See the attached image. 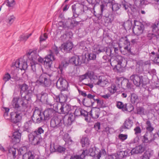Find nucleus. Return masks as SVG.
Here are the masks:
<instances>
[{"label": "nucleus", "instance_id": "f8f14e48", "mask_svg": "<svg viewBox=\"0 0 159 159\" xmlns=\"http://www.w3.org/2000/svg\"><path fill=\"white\" fill-rule=\"evenodd\" d=\"M84 4L80 3H77L72 6V9L75 17H77L79 14L84 11Z\"/></svg>", "mask_w": 159, "mask_h": 159}, {"label": "nucleus", "instance_id": "aec40b11", "mask_svg": "<svg viewBox=\"0 0 159 159\" xmlns=\"http://www.w3.org/2000/svg\"><path fill=\"white\" fill-rule=\"evenodd\" d=\"M73 46L71 42H69L64 43L61 47V50L62 52H68L72 49Z\"/></svg>", "mask_w": 159, "mask_h": 159}, {"label": "nucleus", "instance_id": "49530a36", "mask_svg": "<svg viewBox=\"0 0 159 159\" xmlns=\"http://www.w3.org/2000/svg\"><path fill=\"white\" fill-rule=\"evenodd\" d=\"M15 19L14 15H12L8 16L7 20V22L9 24L11 25L14 22Z\"/></svg>", "mask_w": 159, "mask_h": 159}, {"label": "nucleus", "instance_id": "c85d7f7f", "mask_svg": "<svg viewBox=\"0 0 159 159\" xmlns=\"http://www.w3.org/2000/svg\"><path fill=\"white\" fill-rule=\"evenodd\" d=\"M35 156L30 152L25 153L23 156V159H34Z\"/></svg>", "mask_w": 159, "mask_h": 159}, {"label": "nucleus", "instance_id": "e433bc0d", "mask_svg": "<svg viewBox=\"0 0 159 159\" xmlns=\"http://www.w3.org/2000/svg\"><path fill=\"white\" fill-rule=\"evenodd\" d=\"M16 151H18V149L13 147L10 148L9 149V153L12 156L13 158H15L16 157Z\"/></svg>", "mask_w": 159, "mask_h": 159}, {"label": "nucleus", "instance_id": "79ce46f5", "mask_svg": "<svg viewBox=\"0 0 159 159\" xmlns=\"http://www.w3.org/2000/svg\"><path fill=\"white\" fill-rule=\"evenodd\" d=\"M67 96L66 94H61L60 95V102L61 103L66 102L67 99Z\"/></svg>", "mask_w": 159, "mask_h": 159}, {"label": "nucleus", "instance_id": "20e7f679", "mask_svg": "<svg viewBox=\"0 0 159 159\" xmlns=\"http://www.w3.org/2000/svg\"><path fill=\"white\" fill-rule=\"evenodd\" d=\"M36 77L37 79L36 81L37 84L44 87H49L51 84V80L52 79L53 74H47L43 73L40 76L39 73L37 72L36 74Z\"/></svg>", "mask_w": 159, "mask_h": 159}, {"label": "nucleus", "instance_id": "69168bd1", "mask_svg": "<svg viewBox=\"0 0 159 159\" xmlns=\"http://www.w3.org/2000/svg\"><path fill=\"white\" fill-rule=\"evenodd\" d=\"M119 137L120 139L122 141H124L127 139V135L126 134H120L119 135Z\"/></svg>", "mask_w": 159, "mask_h": 159}, {"label": "nucleus", "instance_id": "39448f33", "mask_svg": "<svg viewBox=\"0 0 159 159\" xmlns=\"http://www.w3.org/2000/svg\"><path fill=\"white\" fill-rule=\"evenodd\" d=\"M28 101L24 98H14L11 102V105L13 107L17 110L24 111L27 107Z\"/></svg>", "mask_w": 159, "mask_h": 159}, {"label": "nucleus", "instance_id": "cd10ccee", "mask_svg": "<svg viewBox=\"0 0 159 159\" xmlns=\"http://www.w3.org/2000/svg\"><path fill=\"white\" fill-rule=\"evenodd\" d=\"M52 105L53 106V110L56 112L60 113L61 108L62 107V104L59 102H56L53 104L52 103Z\"/></svg>", "mask_w": 159, "mask_h": 159}, {"label": "nucleus", "instance_id": "338daca9", "mask_svg": "<svg viewBox=\"0 0 159 159\" xmlns=\"http://www.w3.org/2000/svg\"><path fill=\"white\" fill-rule=\"evenodd\" d=\"M59 28V29H60V28H62L66 29L65 25V22L60 21L58 23Z\"/></svg>", "mask_w": 159, "mask_h": 159}, {"label": "nucleus", "instance_id": "09e8293b", "mask_svg": "<svg viewBox=\"0 0 159 159\" xmlns=\"http://www.w3.org/2000/svg\"><path fill=\"white\" fill-rule=\"evenodd\" d=\"M11 78V75L8 73H6L3 75L2 79L5 82L8 81Z\"/></svg>", "mask_w": 159, "mask_h": 159}, {"label": "nucleus", "instance_id": "b1692460", "mask_svg": "<svg viewBox=\"0 0 159 159\" xmlns=\"http://www.w3.org/2000/svg\"><path fill=\"white\" fill-rule=\"evenodd\" d=\"M70 110V106L67 104H62L61 111H60V114H67Z\"/></svg>", "mask_w": 159, "mask_h": 159}, {"label": "nucleus", "instance_id": "f704fd0d", "mask_svg": "<svg viewBox=\"0 0 159 159\" xmlns=\"http://www.w3.org/2000/svg\"><path fill=\"white\" fill-rule=\"evenodd\" d=\"M81 143L83 147H87L89 144V141L88 138L84 137L82 138Z\"/></svg>", "mask_w": 159, "mask_h": 159}, {"label": "nucleus", "instance_id": "3c124183", "mask_svg": "<svg viewBox=\"0 0 159 159\" xmlns=\"http://www.w3.org/2000/svg\"><path fill=\"white\" fill-rule=\"evenodd\" d=\"M15 4L14 0H7V6L9 7L13 8Z\"/></svg>", "mask_w": 159, "mask_h": 159}, {"label": "nucleus", "instance_id": "bb28decb", "mask_svg": "<svg viewBox=\"0 0 159 159\" xmlns=\"http://www.w3.org/2000/svg\"><path fill=\"white\" fill-rule=\"evenodd\" d=\"M130 151L129 150H126L125 151H120L118 152L116 155L117 158L122 159L125 156L130 155Z\"/></svg>", "mask_w": 159, "mask_h": 159}, {"label": "nucleus", "instance_id": "680f3d73", "mask_svg": "<svg viewBox=\"0 0 159 159\" xmlns=\"http://www.w3.org/2000/svg\"><path fill=\"white\" fill-rule=\"evenodd\" d=\"M48 38V36L46 33H44L43 35H41L40 38V42L45 41Z\"/></svg>", "mask_w": 159, "mask_h": 159}, {"label": "nucleus", "instance_id": "2f4dec72", "mask_svg": "<svg viewBox=\"0 0 159 159\" xmlns=\"http://www.w3.org/2000/svg\"><path fill=\"white\" fill-rule=\"evenodd\" d=\"M83 56H85L86 57V60L89 61V60H94L96 58V55L94 53H89L86 52L84 55Z\"/></svg>", "mask_w": 159, "mask_h": 159}, {"label": "nucleus", "instance_id": "7c9ffc66", "mask_svg": "<svg viewBox=\"0 0 159 159\" xmlns=\"http://www.w3.org/2000/svg\"><path fill=\"white\" fill-rule=\"evenodd\" d=\"M130 101L132 104L137 103L139 101L138 96L135 93H132L130 95Z\"/></svg>", "mask_w": 159, "mask_h": 159}, {"label": "nucleus", "instance_id": "423d86ee", "mask_svg": "<svg viewBox=\"0 0 159 159\" xmlns=\"http://www.w3.org/2000/svg\"><path fill=\"white\" fill-rule=\"evenodd\" d=\"M136 74H133L130 77V79L132 81L134 85L137 86L143 85L146 84L144 82V78L143 76L140 75L142 70H140L139 67L136 69Z\"/></svg>", "mask_w": 159, "mask_h": 159}, {"label": "nucleus", "instance_id": "de8ad7c7", "mask_svg": "<svg viewBox=\"0 0 159 159\" xmlns=\"http://www.w3.org/2000/svg\"><path fill=\"white\" fill-rule=\"evenodd\" d=\"M111 5L112 10L114 11H116L119 10L121 6L120 4L113 3H111Z\"/></svg>", "mask_w": 159, "mask_h": 159}, {"label": "nucleus", "instance_id": "4d7b16f0", "mask_svg": "<svg viewBox=\"0 0 159 159\" xmlns=\"http://www.w3.org/2000/svg\"><path fill=\"white\" fill-rule=\"evenodd\" d=\"M77 24L78 22L70 19V25L69 26V29H72Z\"/></svg>", "mask_w": 159, "mask_h": 159}, {"label": "nucleus", "instance_id": "f3484780", "mask_svg": "<svg viewBox=\"0 0 159 159\" xmlns=\"http://www.w3.org/2000/svg\"><path fill=\"white\" fill-rule=\"evenodd\" d=\"M97 78V75L94 74L93 71H89L86 72L85 74L81 75L80 76V80L82 81L83 80L89 78L91 80L95 79Z\"/></svg>", "mask_w": 159, "mask_h": 159}, {"label": "nucleus", "instance_id": "412c9836", "mask_svg": "<svg viewBox=\"0 0 159 159\" xmlns=\"http://www.w3.org/2000/svg\"><path fill=\"white\" fill-rule=\"evenodd\" d=\"M144 148L140 145L132 149L130 152L131 155L142 153L144 151Z\"/></svg>", "mask_w": 159, "mask_h": 159}, {"label": "nucleus", "instance_id": "c756f323", "mask_svg": "<svg viewBox=\"0 0 159 159\" xmlns=\"http://www.w3.org/2000/svg\"><path fill=\"white\" fill-rule=\"evenodd\" d=\"M86 152V155L88 153V151L86 150H84L81 155H76L74 157H71L70 159H83L85 157V153Z\"/></svg>", "mask_w": 159, "mask_h": 159}, {"label": "nucleus", "instance_id": "13d9d810", "mask_svg": "<svg viewBox=\"0 0 159 159\" xmlns=\"http://www.w3.org/2000/svg\"><path fill=\"white\" fill-rule=\"evenodd\" d=\"M106 155V153L105 150L102 149L101 150L100 152L97 155L98 157H100L102 158L104 157Z\"/></svg>", "mask_w": 159, "mask_h": 159}, {"label": "nucleus", "instance_id": "603ef678", "mask_svg": "<svg viewBox=\"0 0 159 159\" xmlns=\"http://www.w3.org/2000/svg\"><path fill=\"white\" fill-rule=\"evenodd\" d=\"M31 123L32 121H29L28 122H26L25 123L24 127L26 131H28L29 130V129L31 128Z\"/></svg>", "mask_w": 159, "mask_h": 159}, {"label": "nucleus", "instance_id": "f03ea898", "mask_svg": "<svg viewBox=\"0 0 159 159\" xmlns=\"http://www.w3.org/2000/svg\"><path fill=\"white\" fill-rule=\"evenodd\" d=\"M110 63L115 71H117L119 72H122L126 66L125 60L120 56L111 57L110 59Z\"/></svg>", "mask_w": 159, "mask_h": 159}, {"label": "nucleus", "instance_id": "e2e57ef3", "mask_svg": "<svg viewBox=\"0 0 159 159\" xmlns=\"http://www.w3.org/2000/svg\"><path fill=\"white\" fill-rule=\"evenodd\" d=\"M65 150L66 149L65 148L61 146L58 145L57 152L60 153H62L64 152L65 151Z\"/></svg>", "mask_w": 159, "mask_h": 159}, {"label": "nucleus", "instance_id": "4468645a", "mask_svg": "<svg viewBox=\"0 0 159 159\" xmlns=\"http://www.w3.org/2000/svg\"><path fill=\"white\" fill-rule=\"evenodd\" d=\"M50 53L47 55L44 58V63L45 65L47 67L50 68L51 67L52 61H54L55 58L53 56V52L51 50L50 51Z\"/></svg>", "mask_w": 159, "mask_h": 159}, {"label": "nucleus", "instance_id": "774afa93", "mask_svg": "<svg viewBox=\"0 0 159 159\" xmlns=\"http://www.w3.org/2000/svg\"><path fill=\"white\" fill-rule=\"evenodd\" d=\"M121 6V7L124 8L125 10H128L129 8V5L128 4L125 2H122Z\"/></svg>", "mask_w": 159, "mask_h": 159}, {"label": "nucleus", "instance_id": "4be33fe9", "mask_svg": "<svg viewBox=\"0 0 159 159\" xmlns=\"http://www.w3.org/2000/svg\"><path fill=\"white\" fill-rule=\"evenodd\" d=\"M74 114L75 116H83L85 117L87 116L88 115V112L81 108H77L74 112Z\"/></svg>", "mask_w": 159, "mask_h": 159}, {"label": "nucleus", "instance_id": "f257e3e1", "mask_svg": "<svg viewBox=\"0 0 159 159\" xmlns=\"http://www.w3.org/2000/svg\"><path fill=\"white\" fill-rule=\"evenodd\" d=\"M26 54L23 58L17 60L14 65L21 70H26L28 66H30L33 71H35V65L37 64L38 61L42 62L37 52L30 50L26 52Z\"/></svg>", "mask_w": 159, "mask_h": 159}, {"label": "nucleus", "instance_id": "ea45409f", "mask_svg": "<svg viewBox=\"0 0 159 159\" xmlns=\"http://www.w3.org/2000/svg\"><path fill=\"white\" fill-rule=\"evenodd\" d=\"M108 90L111 93L113 94L115 93L117 89V87H116L115 84H112L111 86L108 88Z\"/></svg>", "mask_w": 159, "mask_h": 159}, {"label": "nucleus", "instance_id": "6e6552de", "mask_svg": "<svg viewBox=\"0 0 159 159\" xmlns=\"http://www.w3.org/2000/svg\"><path fill=\"white\" fill-rule=\"evenodd\" d=\"M94 80L93 82L95 84L98 85L100 86L103 87L109 83V80L107 78L104 76H99Z\"/></svg>", "mask_w": 159, "mask_h": 159}, {"label": "nucleus", "instance_id": "6ab92c4d", "mask_svg": "<svg viewBox=\"0 0 159 159\" xmlns=\"http://www.w3.org/2000/svg\"><path fill=\"white\" fill-rule=\"evenodd\" d=\"M21 134L18 131L14 132L12 136V142L14 143L19 142L21 138Z\"/></svg>", "mask_w": 159, "mask_h": 159}, {"label": "nucleus", "instance_id": "72a5a7b5", "mask_svg": "<svg viewBox=\"0 0 159 159\" xmlns=\"http://www.w3.org/2000/svg\"><path fill=\"white\" fill-rule=\"evenodd\" d=\"M68 64L69 63L67 61H66V60L63 61L59 66V68L60 69L61 71H62L63 69L65 68L68 66Z\"/></svg>", "mask_w": 159, "mask_h": 159}, {"label": "nucleus", "instance_id": "bf43d9fd", "mask_svg": "<svg viewBox=\"0 0 159 159\" xmlns=\"http://www.w3.org/2000/svg\"><path fill=\"white\" fill-rule=\"evenodd\" d=\"M125 105V104H123V103L121 102H117L116 105L117 107L119 109H122L123 111V108Z\"/></svg>", "mask_w": 159, "mask_h": 159}, {"label": "nucleus", "instance_id": "58836bf2", "mask_svg": "<svg viewBox=\"0 0 159 159\" xmlns=\"http://www.w3.org/2000/svg\"><path fill=\"white\" fill-rule=\"evenodd\" d=\"M138 140L139 138L138 137H136L130 141L128 143V144L130 146H134L137 144Z\"/></svg>", "mask_w": 159, "mask_h": 159}, {"label": "nucleus", "instance_id": "ddd939ff", "mask_svg": "<svg viewBox=\"0 0 159 159\" xmlns=\"http://www.w3.org/2000/svg\"><path fill=\"white\" fill-rule=\"evenodd\" d=\"M43 113L41 114V111L39 109H35L34 112L32 120L34 122L39 123L42 120H44L43 117Z\"/></svg>", "mask_w": 159, "mask_h": 159}, {"label": "nucleus", "instance_id": "1a4fd4ad", "mask_svg": "<svg viewBox=\"0 0 159 159\" xmlns=\"http://www.w3.org/2000/svg\"><path fill=\"white\" fill-rule=\"evenodd\" d=\"M86 57L85 56H75L72 57L69 60V62L75 66L80 65L84 63L86 61Z\"/></svg>", "mask_w": 159, "mask_h": 159}, {"label": "nucleus", "instance_id": "5701e85b", "mask_svg": "<svg viewBox=\"0 0 159 159\" xmlns=\"http://www.w3.org/2000/svg\"><path fill=\"white\" fill-rule=\"evenodd\" d=\"M106 49L107 50V48L99 45H95L93 47V52L97 54L104 52L105 51Z\"/></svg>", "mask_w": 159, "mask_h": 159}, {"label": "nucleus", "instance_id": "473e14b6", "mask_svg": "<svg viewBox=\"0 0 159 159\" xmlns=\"http://www.w3.org/2000/svg\"><path fill=\"white\" fill-rule=\"evenodd\" d=\"M146 124V129L150 132H152L154 130V128L152 126L151 123L150 121L149 120H147Z\"/></svg>", "mask_w": 159, "mask_h": 159}, {"label": "nucleus", "instance_id": "9b49d317", "mask_svg": "<svg viewBox=\"0 0 159 159\" xmlns=\"http://www.w3.org/2000/svg\"><path fill=\"white\" fill-rule=\"evenodd\" d=\"M38 98L42 102L46 103L50 106H52L53 103L52 97L48 98V94L46 93H42L41 94L37 95Z\"/></svg>", "mask_w": 159, "mask_h": 159}, {"label": "nucleus", "instance_id": "052dcab7", "mask_svg": "<svg viewBox=\"0 0 159 159\" xmlns=\"http://www.w3.org/2000/svg\"><path fill=\"white\" fill-rule=\"evenodd\" d=\"M145 0H135L134 3L136 5L139 6L143 4Z\"/></svg>", "mask_w": 159, "mask_h": 159}, {"label": "nucleus", "instance_id": "dca6fc26", "mask_svg": "<svg viewBox=\"0 0 159 159\" xmlns=\"http://www.w3.org/2000/svg\"><path fill=\"white\" fill-rule=\"evenodd\" d=\"M61 119L58 117H55L52 119L50 122V126L53 128H57L61 126L62 124Z\"/></svg>", "mask_w": 159, "mask_h": 159}, {"label": "nucleus", "instance_id": "7ed1b4c3", "mask_svg": "<svg viewBox=\"0 0 159 159\" xmlns=\"http://www.w3.org/2000/svg\"><path fill=\"white\" fill-rule=\"evenodd\" d=\"M43 132L44 130L41 127L38 128L37 130L29 134L28 137L30 142L34 145L39 144L42 140L41 134Z\"/></svg>", "mask_w": 159, "mask_h": 159}, {"label": "nucleus", "instance_id": "0eeeda50", "mask_svg": "<svg viewBox=\"0 0 159 159\" xmlns=\"http://www.w3.org/2000/svg\"><path fill=\"white\" fill-rule=\"evenodd\" d=\"M23 111L17 110L15 112H12L10 114L11 121L13 123L12 126L15 129H18L19 126L17 124L21 120L22 116V112Z\"/></svg>", "mask_w": 159, "mask_h": 159}, {"label": "nucleus", "instance_id": "c03bdc74", "mask_svg": "<svg viewBox=\"0 0 159 159\" xmlns=\"http://www.w3.org/2000/svg\"><path fill=\"white\" fill-rule=\"evenodd\" d=\"M58 145H55L54 143H51L50 150L51 152H57Z\"/></svg>", "mask_w": 159, "mask_h": 159}, {"label": "nucleus", "instance_id": "a878e982", "mask_svg": "<svg viewBox=\"0 0 159 159\" xmlns=\"http://www.w3.org/2000/svg\"><path fill=\"white\" fill-rule=\"evenodd\" d=\"M100 109L97 108H92L90 115L93 118H97L99 117Z\"/></svg>", "mask_w": 159, "mask_h": 159}, {"label": "nucleus", "instance_id": "4c0bfd02", "mask_svg": "<svg viewBox=\"0 0 159 159\" xmlns=\"http://www.w3.org/2000/svg\"><path fill=\"white\" fill-rule=\"evenodd\" d=\"M134 109L133 106L131 104H129L127 105L126 104H125V105L124 106V107L123 108V111H128L130 112L133 111Z\"/></svg>", "mask_w": 159, "mask_h": 159}, {"label": "nucleus", "instance_id": "864d4df0", "mask_svg": "<svg viewBox=\"0 0 159 159\" xmlns=\"http://www.w3.org/2000/svg\"><path fill=\"white\" fill-rule=\"evenodd\" d=\"M28 85L24 84L20 86L21 93L24 92H27L28 90Z\"/></svg>", "mask_w": 159, "mask_h": 159}, {"label": "nucleus", "instance_id": "5fc2aeb1", "mask_svg": "<svg viewBox=\"0 0 159 159\" xmlns=\"http://www.w3.org/2000/svg\"><path fill=\"white\" fill-rule=\"evenodd\" d=\"M131 23L129 21H127L124 23V27L125 30H129L131 27Z\"/></svg>", "mask_w": 159, "mask_h": 159}, {"label": "nucleus", "instance_id": "6e6d98bb", "mask_svg": "<svg viewBox=\"0 0 159 159\" xmlns=\"http://www.w3.org/2000/svg\"><path fill=\"white\" fill-rule=\"evenodd\" d=\"M137 111L138 114L141 115H145L144 109L143 108L141 107H138L137 108Z\"/></svg>", "mask_w": 159, "mask_h": 159}, {"label": "nucleus", "instance_id": "a18cd8bd", "mask_svg": "<svg viewBox=\"0 0 159 159\" xmlns=\"http://www.w3.org/2000/svg\"><path fill=\"white\" fill-rule=\"evenodd\" d=\"M152 31L154 33L157 32L159 30V21H157L152 26Z\"/></svg>", "mask_w": 159, "mask_h": 159}, {"label": "nucleus", "instance_id": "a19ab883", "mask_svg": "<svg viewBox=\"0 0 159 159\" xmlns=\"http://www.w3.org/2000/svg\"><path fill=\"white\" fill-rule=\"evenodd\" d=\"M32 34H22L21 35L19 38V40L20 41L25 42L27 39L31 36Z\"/></svg>", "mask_w": 159, "mask_h": 159}, {"label": "nucleus", "instance_id": "9d476101", "mask_svg": "<svg viewBox=\"0 0 159 159\" xmlns=\"http://www.w3.org/2000/svg\"><path fill=\"white\" fill-rule=\"evenodd\" d=\"M134 26L133 28V33L137 35H140L144 29L143 25L140 22L136 20L134 21Z\"/></svg>", "mask_w": 159, "mask_h": 159}, {"label": "nucleus", "instance_id": "a211bd4d", "mask_svg": "<svg viewBox=\"0 0 159 159\" xmlns=\"http://www.w3.org/2000/svg\"><path fill=\"white\" fill-rule=\"evenodd\" d=\"M54 114L53 110L51 108H48L44 111L43 115L44 120H48L52 117Z\"/></svg>", "mask_w": 159, "mask_h": 159}, {"label": "nucleus", "instance_id": "2eb2a0df", "mask_svg": "<svg viewBox=\"0 0 159 159\" xmlns=\"http://www.w3.org/2000/svg\"><path fill=\"white\" fill-rule=\"evenodd\" d=\"M68 84L67 82L62 78H60L57 82V87L61 90H64L66 89Z\"/></svg>", "mask_w": 159, "mask_h": 159}, {"label": "nucleus", "instance_id": "393cba45", "mask_svg": "<svg viewBox=\"0 0 159 159\" xmlns=\"http://www.w3.org/2000/svg\"><path fill=\"white\" fill-rule=\"evenodd\" d=\"M133 122L132 121L128 119L126 120L125 121L123 126L121 128L120 131H124V129H129L131 128L133 125Z\"/></svg>", "mask_w": 159, "mask_h": 159}, {"label": "nucleus", "instance_id": "8fccbe9b", "mask_svg": "<svg viewBox=\"0 0 159 159\" xmlns=\"http://www.w3.org/2000/svg\"><path fill=\"white\" fill-rule=\"evenodd\" d=\"M126 45H125L124 47V48L125 51L128 52H131L130 47V43L129 42H127V40L126 39Z\"/></svg>", "mask_w": 159, "mask_h": 159}, {"label": "nucleus", "instance_id": "c9c22d12", "mask_svg": "<svg viewBox=\"0 0 159 159\" xmlns=\"http://www.w3.org/2000/svg\"><path fill=\"white\" fill-rule=\"evenodd\" d=\"M70 37L69 34L67 33L62 35L60 38V39L62 41H65L69 40Z\"/></svg>", "mask_w": 159, "mask_h": 159}, {"label": "nucleus", "instance_id": "0e129e2a", "mask_svg": "<svg viewBox=\"0 0 159 159\" xmlns=\"http://www.w3.org/2000/svg\"><path fill=\"white\" fill-rule=\"evenodd\" d=\"M148 134H145L143 136V141L145 143H150V141L148 140Z\"/></svg>", "mask_w": 159, "mask_h": 159}, {"label": "nucleus", "instance_id": "37998d69", "mask_svg": "<svg viewBox=\"0 0 159 159\" xmlns=\"http://www.w3.org/2000/svg\"><path fill=\"white\" fill-rule=\"evenodd\" d=\"M11 78L15 80H18L19 78L17 76V72L16 70L12 71L11 72Z\"/></svg>", "mask_w": 159, "mask_h": 159}]
</instances>
